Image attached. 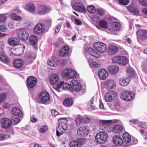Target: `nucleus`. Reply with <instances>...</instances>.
I'll use <instances>...</instances> for the list:
<instances>
[{"instance_id":"f03ea898","label":"nucleus","mask_w":147,"mask_h":147,"mask_svg":"<svg viewBox=\"0 0 147 147\" xmlns=\"http://www.w3.org/2000/svg\"><path fill=\"white\" fill-rule=\"evenodd\" d=\"M50 99V97L49 93L46 91H42L38 95L37 100L39 103L47 104Z\"/></svg>"},{"instance_id":"0eeeda50","label":"nucleus","mask_w":147,"mask_h":147,"mask_svg":"<svg viewBox=\"0 0 147 147\" xmlns=\"http://www.w3.org/2000/svg\"><path fill=\"white\" fill-rule=\"evenodd\" d=\"M17 34L19 38L23 41H26L29 36V33L24 29L20 28L17 30Z\"/></svg>"},{"instance_id":"6e6552de","label":"nucleus","mask_w":147,"mask_h":147,"mask_svg":"<svg viewBox=\"0 0 147 147\" xmlns=\"http://www.w3.org/2000/svg\"><path fill=\"white\" fill-rule=\"evenodd\" d=\"M45 26L43 23H39L36 25L34 28V33L36 34H41L45 30Z\"/></svg>"},{"instance_id":"bb28decb","label":"nucleus","mask_w":147,"mask_h":147,"mask_svg":"<svg viewBox=\"0 0 147 147\" xmlns=\"http://www.w3.org/2000/svg\"><path fill=\"white\" fill-rule=\"evenodd\" d=\"M59 60L52 57L51 59H49L47 61L48 64L51 66L55 67L57 66V65L59 64Z\"/></svg>"},{"instance_id":"473e14b6","label":"nucleus","mask_w":147,"mask_h":147,"mask_svg":"<svg viewBox=\"0 0 147 147\" xmlns=\"http://www.w3.org/2000/svg\"><path fill=\"white\" fill-rule=\"evenodd\" d=\"M129 81L130 80L129 78H121L119 79V82L121 86H125L128 84Z\"/></svg>"},{"instance_id":"2f4dec72","label":"nucleus","mask_w":147,"mask_h":147,"mask_svg":"<svg viewBox=\"0 0 147 147\" xmlns=\"http://www.w3.org/2000/svg\"><path fill=\"white\" fill-rule=\"evenodd\" d=\"M0 59L1 61L5 64L9 65V59L8 57H7L5 54L3 52H0Z\"/></svg>"},{"instance_id":"864d4df0","label":"nucleus","mask_w":147,"mask_h":147,"mask_svg":"<svg viewBox=\"0 0 147 147\" xmlns=\"http://www.w3.org/2000/svg\"><path fill=\"white\" fill-rule=\"evenodd\" d=\"M6 17L5 14H0V23H4L6 21Z\"/></svg>"},{"instance_id":"a211bd4d","label":"nucleus","mask_w":147,"mask_h":147,"mask_svg":"<svg viewBox=\"0 0 147 147\" xmlns=\"http://www.w3.org/2000/svg\"><path fill=\"white\" fill-rule=\"evenodd\" d=\"M26 10L31 13H34L36 11L35 6L33 3L29 2L27 3L25 6Z\"/></svg>"},{"instance_id":"09e8293b","label":"nucleus","mask_w":147,"mask_h":147,"mask_svg":"<svg viewBox=\"0 0 147 147\" xmlns=\"http://www.w3.org/2000/svg\"><path fill=\"white\" fill-rule=\"evenodd\" d=\"M7 97V93L4 92L0 94V103L3 102Z\"/></svg>"},{"instance_id":"2eb2a0df","label":"nucleus","mask_w":147,"mask_h":147,"mask_svg":"<svg viewBox=\"0 0 147 147\" xmlns=\"http://www.w3.org/2000/svg\"><path fill=\"white\" fill-rule=\"evenodd\" d=\"M10 119V126L11 125H14L18 123L20 121V119L18 117H13ZM12 135L14 134V132L12 128L10 127V134Z\"/></svg>"},{"instance_id":"a878e982","label":"nucleus","mask_w":147,"mask_h":147,"mask_svg":"<svg viewBox=\"0 0 147 147\" xmlns=\"http://www.w3.org/2000/svg\"><path fill=\"white\" fill-rule=\"evenodd\" d=\"M119 69L118 66L115 65H110L107 68V70L111 74H114L116 73Z\"/></svg>"},{"instance_id":"37998d69","label":"nucleus","mask_w":147,"mask_h":147,"mask_svg":"<svg viewBox=\"0 0 147 147\" xmlns=\"http://www.w3.org/2000/svg\"><path fill=\"white\" fill-rule=\"evenodd\" d=\"M69 71V69L66 68L62 71L61 76L63 78H68Z\"/></svg>"},{"instance_id":"412c9836","label":"nucleus","mask_w":147,"mask_h":147,"mask_svg":"<svg viewBox=\"0 0 147 147\" xmlns=\"http://www.w3.org/2000/svg\"><path fill=\"white\" fill-rule=\"evenodd\" d=\"M128 10L133 15L138 16L139 15V12L137 8L131 4L127 7Z\"/></svg>"},{"instance_id":"39448f33","label":"nucleus","mask_w":147,"mask_h":147,"mask_svg":"<svg viewBox=\"0 0 147 147\" xmlns=\"http://www.w3.org/2000/svg\"><path fill=\"white\" fill-rule=\"evenodd\" d=\"M108 138V135L105 132H101L95 136L97 142L99 144L104 143Z\"/></svg>"},{"instance_id":"c85d7f7f","label":"nucleus","mask_w":147,"mask_h":147,"mask_svg":"<svg viewBox=\"0 0 147 147\" xmlns=\"http://www.w3.org/2000/svg\"><path fill=\"white\" fill-rule=\"evenodd\" d=\"M59 128L62 132L65 131L67 128V121L65 120L62 121L59 123Z\"/></svg>"},{"instance_id":"58836bf2","label":"nucleus","mask_w":147,"mask_h":147,"mask_svg":"<svg viewBox=\"0 0 147 147\" xmlns=\"http://www.w3.org/2000/svg\"><path fill=\"white\" fill-rule=\"evenodd\" d=\"M124 141L127 143H129L130 142L131 140V137L129 134L128 133H125L124 134L123 136Z\"/></svg>"},{"instance_id":"a19ab883","label":"nucleus","mask_w":147,"mask_h":147,"mask_svg":"<svg viewBox=\"0 0 147 147\" xmlns=\"http://www.w3.org/2000/svg\"><path fill=\"white\" fill-rule=\"evenodd\" d=\"M11 18L13 20L20 21H22V18L21 16H17L16 14L14 13H12L11 15Z\"/></svg>"},{"instance_id":"79ce46f5","label":"nucleus","mask_w":147,"mask_h":147,"mask_svg":"<svg viewBox=\"0 0 147 147\" xmlns=\"http://www.w3.org/2000/svg\"><path fill=\"white\" fill-rule=\"evenodd\" d=\"M76 76V72L73 69H69L68 78H74Z\"/></svg>"},{"instance_id":"6e6d98bb","label":"nucleus","mask_w":147,"mask_h":147,"mask_svg":"<svg viewBox=\"0 0 147 147\" xmlns=\"http://www.w3.org/2000/svg\"><path fill=\"white\" fill-rule=\"evenodd\" d=\"M63 88L65 90H71L72 87L68 84L65 83L63 84Z\"/></svg>"},{"instance_id":"e2e57ef3","label":"nucleus","mask_w":147,"mask_h":147,"mask_svg":"<svg viewBox=\"0 0 147 147\" xmlns=\"http://www.w3.org/2000/svg\"><path fill=\"white\" fill-rule=\"evenodd\" d=\"M0 82L2 83V85L6 86L7 83L5 80L4 79L3 77L2 76H0Z\"/></svg>"},{"instance_id":"ddd939ff","label":"nucleus","mask_w":147,"mask_h":147,"mask_svg":"<svg viewBox=\"0 0 147 147\" xmlns=\"http://www.w3.org/2000/svg\"><path fill=\"white\" fill-rule=\"evenodd\" d=\"M120 27V24L117 22H111L108 25V29L110 31L113 32L119 30Z\"/></svg>"},{"instance_id":"69168bd1","label":"nucleus","mask_w":147,"mask_h":147,"mask_svg":"<svg viewBox=\"0 0 147 147\" xmlns=\"http://www.w3.org/2000/svg\"><path fill=\"white\" fill-rule=\"evenodd\" d=\"M6 135L3 133H0V140L2 141L6 138Z\"/></svg>"},{"instance_id":"7ed1b4c3","label":"nucleus","mask_w":147,"mask_h":147,"mask_svg":"<svg viewBox=\"0 0 147 147\" xmlns=\"http://www.w3.org/2000/svg\"><path fill=\"white\" fill-rule=\"evenodd\" d=\"M120 96L122 100L126 101H130L134 98L135 94L132 91L125 90L121 93Z\"/></svg>"},{"instance_id":"f704fd0d","label":"nucleus","mask_w":147,"mask_h":147,"mask_svg":"<svg viewBox=\"0 0 147 147\" xmlns=\"http://www.w3.org/2000/svg\"><path fill=\"white\" fill-rule=\"evenodd\" d=\"M38 41L37 37L35 35L30 36L29 38V42L30 44L32 45H35Z\"/></svg>"},{"instance_id":"20e7f679","label":"nucleus","mask_w":147,"mask_h":147,"mask_svg":"<svg viewBox=\"0 0 147 147\" xmlns=\"http://www.w3.org/2000/svg\"><path fill=\"white\" fill-rule=\"evenodd\" d=\"M51 10V8L45 5H39L36 8L37 13L40 15H43L49 13Z\"/></svg>"},{"instance_id":"1a4fd4ad","label":"nucleus","mask_w":147,"mask_h":147,"mask_svg":"<svg viewBox=\"0 0 147 147\" xmlns=\"http://www.w3.org/2000/svg\"><path fill=\"white\" fill-rule=\"evenodd\" d=\"M72 7L77 11L83 13L85 12L86 11V9L84 6L80 2L75 3L73 5Z\"/></svg>"},{"instance_id":"f257e3e1","label":"nucleus","mask_w":147,"mask_h":147,"mask_svg":"<svg viewBox=\"0 0 147 147\" xmlns=\"http://www.w3.org/2000/svg\"><path fill=\"white\" fill-rule=\"evenodd\" d=\"M93 47L96 50L90 47L88 49V52L91 55L97 58H99L100 56V54L97 51L101 53H104L107 49L106 45L101 42L94 43L93 44Z\"/></svg>"},{"instance_id":"774afa93","label":"nucleus","mask_w":147,"mask_h":147,"mask_svg":"<svg viewBox=\"0 0 147 147\" xmlns=\"http://www.w3.org/2000/svg\"><path fill=\"white\" fill-rule=\"evenodd\" d=\"M140 3L142 5L147 6V0H139Z\"/></svg>"},{"instance_id":"338daca9","label":"nucleus","mask_w":147,"mask_h":147,"mask_svg":"<svg viewBox=\"0 0 147 147\" xmlns=\"http://www.w3.org/2000/svg\"><path fill=\"white\" fill-rule=\"evenodd\" d=\"M90 121V119L88 117H82V121L83 123H86L89 122Z\"/></svg>"},{"instance_id":"c756f323","label":"nucleus","mask_w":147,"mask_h":147,"mask_svg":"<svg viewBox=\"0 0 147 147\" xmlns=\"http://www.w3.org/2000/svg\"><path fill=\"white\" fill-rule=\"evenodd\" d=\"M1 126L4 129H7L9 126V119L4 118L1 119Z\"/></svg>"},{"instance_id":"4c0bfd02","label":"nucleus","mask_w":147,"mask_h":147,"mask_svg":"<svg viewBox=\"0 0 147 147\" xmlns=\"http://www.w3.org/2000/svg\"><path fill=\"white\" fill-rule=\"evenodd\" d=\"M123 127L120 125H115L113 128V131L115 133H119L121 132L123 129Z\"/></svg>"},{"instance_id":"6ab92c4d","label":"nucleus","mask_w":147,"mask_h":147,"mask_svg":"<svg viewBox=\"0 0 147 147\" xmlns=\"http://www.w3.org/2000/svg\"><path fill=\"white\" fill-rule=\"evenodd\" d=\"M86 126L82 127H80L77 131L78 134L80 136H85L88 135L89 131Z\"/></svg>"},{"instance_id":"dca6fc26","label":"nucleus","mask_w":147,"mask_h":147,"mask_svg":"<svg viewBox=\"0 0 147 147\" xmlns=\"http://www.w3.org/2000/svg\"><path fill=\"white\" fill-rule=\"evenodd\" d=\"M69 47L66 45L64 46L60 49L59 53V56L61 57H66L69 53Z\"/></svg>"},{"instance_id":"c9c22d12","label":"nucleus","mask_w":147,"mask_h":147,"mask_svg":"<svg viewBox=\"0 0 147 147\" xmlns=\"http://www.w3.org/2000/svg\"><path fill=\"white\" fill-rule=\"evenodd\" d=\"M86 57L88 59V61L89 65L91 67H97L99 66V65L98 63L94 61H93L91 59H88V57L87 56Z\"/></svg>"},{"instance_id":"3c124183","label":"nucleus","mask_w":147,"mask_h":147,"mask_svg":"<svg viewBox=\"0 0 147 147\" xmlns=\"http://www.w3.org/2000/svg\"><path fill=\"white\" fill-rule=\"evenodd\" d=\"M27 56L28 59L30 60V62H29V63H31L34 59V54L27 53Z\"/></svg>"},{"instance_id":"603ef678","label":"nucleus","mask_w":147,"mask_h":147,"mask_svg":"<svg viewBox=\"0 0 147 147\" xmlns=\"http://www.w3.org/2000/svg\"><path fill=\"white\" fill-rule=\"evenodd\" d=\"M82 117L81 116L78 117L76 119V123L77 125H80L81 123H83Z\"/></svg>"},{"instance_id":"8fccbe9b","label":"nucleus","mask_w":147,"mask_h":147,"mask_svg":"<svg viewBox=\"0 0 147 147\" xmlns=\"http://www.w3.org/2000/svg\"><path fill=\"white\" fill-rule=\"evenodd\" d=\"M121 56H116L113 57L112 58V61L113 63H117L119 64Z\"/></svg>"},{"instance_id":"5fc2aeb1","label":"nucleus","mask_w":147,"mask_h":147,"mask_svg":"<svg viewBox=\"0 0 147 147\" xmlns=\"http://www.w3.org/2000/svg\"><path fill=\"white\" fill-rule=\"evenodd\" d=\"M94 99V97H93L90 99L88 103L90 107L93 110H94L95 109V107L93 105Z\"/></svg>"},{"instance_id":"e433bc0d","label":"nucleus","mask_w":147,"mask_h":147,"mask_svg":"<svg viewBox=\"0 0 147 147\" xmlns=\"http://www.w3.org/2000/svg\"><path fill=\"white\" fill-rule=\"evenodd\" d=\"M73 103L72 99L70 98H67L63 102V105L67 107H69L71 106Z\"/></svg>"},{"instance_id":"bf43d9fd","label":"nucleus","mask_w":147,"mask_h":147,"mask_svg":"<svg viewBox=\"0 0 147 147\" xmlns=\"http://www.w3.org/2000/svg\"><path fill=\"white\" fill-rule=\"evenodd\" d=\"M63 82H60L57 85L54 86L53 87V88L57 91H59V89L61 87L62 85L63 84Z\"/></svg>"},{"instance_id":"cd10ccee","label":"nucleus","mask_w":147,"mask_h":147,"mask_svg":"<svg viewBox=\"0 0 147 147\" xmlns=\"http://www.w3.org/2000/svg\"><path fill=\"white\" fill-rule=\"evenodd\" d=\"M11 113L13 115L18 116L19 117H21L23 115L21 111L17 107L12 108L11 111Z\"/></svg>"},{"instance_id":"0e129e2a","label":"nucleus","mask_w":147,"mask_h":147,"mask_svg":"<svg viewBox=\"0 0 147 147\" xmlns=\"http://www.w3.org/2000/svg\"><path fill=\"white\" fill-rule=\"evenodd\" d=\"M7 29V27L4 24L0 25V31L5 32Z\"/></svg>"},{"instance_id":"9d476101","label":"nucleus","mask_w":147,"mask_h":147,"mask_svg":"<svg viewBox=\"0 0 147 147\" xmlns=\"http://www.w3.org/2000/svg\"><path fill=\"white\" fill-rule=\"evenodd\" d=\"M21 49H16L13 47L11 48V52L12 54L16 56L20 55L23 53L24 50L25 48V46L23 45H21L20 46Z\"/></svg>"},{"instance_id":"9b49d317","label":"nucleus","mask_w":147,"mask_h":147,"mask_svg":"<svg viewBox=\"0 0 147 147\" xmlns=\"http://www.w3.org/2000/svg\"><path fill=\"white\" fill-rule=\"evenodd\" d=\"M72 87L74 90L76 92H79L82 90L81 84L78 81L73 80L70 82Z\"/></svg>"},{"instance_id":"680f3d73","label":"nucleus","mask_w":147,"mask_h":147,"mask_svg":"<svg viewBox=\"0 0 147 147\" xmlns=\"http://www.w3.org/2000/svg\"><path fill=\"white\" fill-rule=\"evenodd\" d=\"M129 2V0H118L119 3L123 5H127Z\"/></svg>"},{"instance_id":"49530a36","label":"nucleus","mask_w":147,"mask_h":147,"mask_svg":"<svg viewBox=\"0 0 147 147\" xmlns=\"http://www.w3.org/2000/svg\"><path fill=\"white\" fill-rule=\"evenodd\" d=\"M70 147H81V144L78 141H72L69 143Z\"/></svg>"},{"instance_id":"4d7b16f0","label":"nucleus","mask_w":147,"mask_h":147,"mask_svg":"<svg viewBox=\"0 0 147 147\" xmlns=\"http://www.w3.org/2000/svg\"><path fill=\"white\" fill-rule=\"evenodd\" d=\"M127 71L130 76H133L134 75V69L131 67H129L127 69Z\"/></svg>"},{"instance_id":"393cba45","label":"nucleus","mask_w":147,"mask_h":147,"mask_svg":"<svg viewBox=\"0 0 147 147\" xmlns=\"http://www.w3.org/2000/svg\"><path fill=\"white\" fill-rule=\"evenodd\" d=\"M118 51V47L115 46L111 45L108 48L107 52L110 55H112L116 53Z\"/></svg>"},{"instance_id":"4468645a","label":"nucleus","mask_w":147,"mask_h":147,"mask_svg":"<svg viewBox=\"0 0 147 147\" xmlns=\"http://www.w3.org/2000/svg\"><path fill=\"white\" fill-rule=\"evenodd\" d=\"M117 94V93L115 91H109L106 93L105 95V100L107 102L111 101L116 96Z\"/></svg>"},{"instance_id":"72a5a7b5","label":"nucleus","mask_w":147,"mask_h":147,"mask_svg":"<svg viewBox=\"0 0 147 147\" xmlns=\"http://www.w3.org/2000/svg\"><path fill=\"white\" fill-rule=\"evenodd\" d=\"M105 84L109 89H113L115 86V83L113 80H110L106 82Z\"/></svg>"},{"instance_id":"a18cd8bd","label":"nucleus","mask_w":147,"mask_h":147,"mask_svg":"<svg viewBox=\"0 0 147 147\" xmlns=\"http://www.w3.org/2000/svg\"><path fill=\"white\" fill-rule=\"evenodd\" d=\"M128 61L126 57H121L119 64L121 65H125L128 62Z\"/></svg>"},{"instance_id":"aec40b11","label":"nucleus","mask_w":147,"mask_h":147,"mask_svg":"<svg viewBox=\"0 0 147 147\" xmlns=\"http://www.w3.org/2000/svg\"><path fill=\"white\" fill-rule=\"evenodd\" d=\"M128 10L133 15L138 16L139 15V12L137 8L131 4L127 7Z\"/></svg>"},{"instance_id":"de8ad7c7","label":"nucleus","mask_w":147,"mask_h":147,"mask_svg":"<svg viewBox=\"0 0 147 147\" xmlns=\"http://www.w3.org/2000/svg\"><path fill=\"white\" fill-rule=\"evenodd\" d=\"M87 9L88 12L92 13H95L96 10V9H95L92 5L88 6L87 7Z\"/></svg>"},{"instance_id":"f3484780","label":"nucleus","mask_w":147,"mask_h":147,"mask_svg":"<svg viewBox=\"0 0 147 147\" xmlns=\"http://www.w3.org/2000/svg\"><path fill=\"white\" fill-rule=\"evenodd\" d=\"M113 140L114 144L118 146H121L123 143V139L119 136L116 135L113 136Z\"/></svg>"},{"instance_id":"052dcab7","label":"nucleus","mask_w":147,"mask_h":147,"mask_svg":"<svg viewBox=\"0 0 147 147\" xmlns=\"http://www.w3.org/2000/svg\"><path fill=\"white\" fill-rule=\"evenodd\" d=\"M99 24L100 27L104 28H105L107 26V22L104 20L100 21L99 22Z\"/></svg>"},{"instance_id":"b1692460","label":"nucleus","mask_w":147,"mask_h":147,"mask_svg":"<svg viewBox=\"0 0 147 147\" xmlns=\"http://www.w3.org/2000/svg\"><path fill=\"white\" fill-rule=\"evenodd\" d=\"M98 75L100 79L105 80L108 76V74L105 69H100L99 70Z\"/></svg>"},{"instance_id":"4be33fe9","label":"nucleus","mask_w":147,"mask_h":147,"mask_svg":"<svg viewBox=\"0 0 147 147\" xmlns=\"http://www.w3.org/2000/svg\"><path fill=\"white\" fill-rule=\"evenodd\" d=\"M138 37L140 39L144 40L147 38V30L141 29L139 30L137 32Z\"/></svg>"},{"instance_id":"ea45409f","label":"nucleus","mask_w":147,"mask_h":147,"mask_svg":"<svg viewBox=\"0 0 147 147\" xmlns=\"http://www.w3.org/2000/svg\"><path fill=\"white\" fill-rule=\"evenodd\" d=\"M19 39L16 38H10V45L15 46L19 44Z\"/></svg>"},{"instance_id":"7c9ffc66","label":"nucleus","mask_w":147,"mask_h":147,"mask_svg":"<svg viewBox=\"0 0 147 147\" xmlns=\"http://www.w3.org/2000/svg\"><path fill=\"white\" fill-rule=\"evenodd\" d=\"M23 62L20 59L14 60L13 61V66L18 68H20L22 67L23 65Z\"/></svg>"},{"instance_id":"c03bdc74","label":"nucleus","mask_w":147,"mask_h":147,"mask_svg":"<svg viewBox=\"0 0 147 147\" xmlns=\"http://www.w3.org/2000/svg\"><path fill=\"white\" fill-rule=\"evenodd\" d=\"M106 11L104 9L101 8H98L96 9L95 13L98 15L102 16L104 15Z\"/></svg>"},{"instance_id":"5701e85b","label":"nucleus","mask_w":147,"mask_h":147,"mask_svg":"<svg viewBox=\"0 0 147 147\" xmlns=\"http://www.w3.org/2000/svg\"><path fill=\"white\" fill-rule=\"evenodd\" d=\"M49 79L50 82L51 84L53 85L55 84L59 80V76L56 74H53L50 76Z\"/></svg>"},{"instance_id":"13d9d810","label":"nucleus","mask_w":147,"mask_h":147,"mask_svg":"<svg viewBox=\"0 0 147 147\" xmlns=\"http://www.w3.org/2000/svg\"><path fill=\"white\" fill-rule=\"evenodd\" d=\"M48 129V127L47 125H44L42 126L40 129V131L42 133H44Z\"/></svg>"},{"instance_id":"423d86ee","label":"nucleus","mask_w":147,"mask_h":147,"mask_svg":"<svg viewBox=\"0 0 147 147\" xmlns=\"http://www.w3.org/2000/svg\"><path fill=\"white\" fill-rule=\"evenodd\" d=\"M115 122L114 120H102L100 121V128L105 131H108L109 125L110 123Z\"/></svg>"},{"instance_id":"f8f14e48","label":"nucleus","mask_w":147,"mask_h":147,"mask_svg":"<svg viewBox=\"0 0 147 147\" xmlns=\"http://www.w3.org/2000/svg\"><path fill=\"white\" fill-rule=\"evenodd\" d=\"M37 81V79L34 77L30 76L27 80V85L29 88H32L36 85Z\"/></svg>"}]
</instances>
